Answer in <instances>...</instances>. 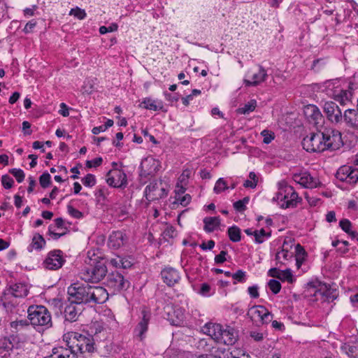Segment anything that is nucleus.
I'll list each match as a JSON object with an SVG mask.
<instances>
[{
	"label": "nucleus",
	"mask_w": 358,
	"mask_h": 358,
	"mask_svg": "<svg viewBox=\"0 0 358 358\" xmlns=\"http://www.w3.org/2000/svg\"><path fill=\"white\" fill-rule=\"evenodd\" d=\"M143 107L148 110H152L154 111L160 110L163 108V104L162 101H156L150 98H145L141 103Z\"/></svg>",
	"instance_id": "obj_34"
},
{
	"label": "nucleus",
	"mask_w": 358,
	"mask_h": 358,
	"mask_svg": "<svg viewBox=\"0 0 358 358\" xmlns=\"http://www.w3.org/2000/svg\"><path fill=\"white\" fill-rule=\"evenodd\" d=\"M1 183L4 188L10 189L13 185L14 180L8 175H3L1 177Z\"/></svg>",
	"instance_id": "obj_50"
},
{
	"label": "nucleus",
	"mask_w": 358,
	"mask_h": 358,
	"mask_svg": "<svg viewBox=\"0 0 358 358\" xmlns=\"http://www.w3.org/2000/svg\"><path fill=\"white\" fill-rule=\"evenodd\" d=\"M185 318V310L182 308L178 306L173 308V315L170 318L172 324L176 326L180 325Z\"/></svg>",
	"instance_id": "obj_30"
},
{
	"label": "nucleus",
	"mask_w": 358,
	"mask_h": 358,
	"mask_svg": "<svg viewBox=\"0 0 358 358\" xmlns=\"http://www.w3.org/2000/svg\"><path fill=\"white\" fill-rule=\"evenodd\" d=\"M278 192L276 194V196L274 199H276L278 201H280L282 203L280 204L281 207L283 208H286V204H288L289 200V195L284 193L285 191L287 190V187H290V185H287L285 182H280L279 184Z\"/></svg>",
	"instance_id": "obj_29"
},
{
	"label": "nucleus",
	"mask_w": 358,
	"mask_h": 358,
	"mask_svg": "<svg viewBox=\"0 0 358 358\" xmlns=\"http://www.w3.org/2000/svg\"><path fill=\"white\" fill-rule=\"evenodd\" d=\"M14 341L15 338L13 336L4 338L0 341V348L4 349L7 352L11 351L15 346L13 343Z\"/></svg>",
	"instance_id": "obj_38"
},
{
	"label": "nucleus",
	"mask_w": 358,
	"mask_h": 358,
	"mask_svg": "<svg viewBox=\"0 0 358 358\" xmlns=\"http://www.w3.org/2000/svg\"><path fill=\"white\" fill-rule=\"evenodd\" d=\"M255 241L257 243H262L264 241L265 238H269L271 236V233H266L264 229L258 230H255Z\"/></svg>",
	"instance_id": "obj_40"
},
{
	"label": "nucleus",
	"mask_w": 358,
	"mask_h": 358,
	"mask_svg": "<svg viewBox=\"0 0 358 358\" xmlns=\"http://www.w3.org/2000/svg\"><path fill=\"white\" fill-rule=\"evenodd\" d=\"M106 285L114 292H119L127 289L129 286V282L125 280L121 273L113 272L108 275Z\"/></svg>",
	"instance_id": "obj_15"
},
{
	"label": "nucleus",
	"mask_w": 358,
	"mask_h": 358,
	"mask_svg": "<svg viewBox=\"0 0 358 358\" xmlns=\"http://www.w3.org/2000/svg\"><path fill=\"white\" fill-rule=\"evenodd\" d=\"M69 348L73 350V352L78 355V353L92 352L94 350V339L90 336H85L78 333H72L70 338Z\"/></svg>",
	"instance_id": "obj_4"
},
{
	"label": "nucleus",
	"mask_w": 358,
	"mask_h": 358,
	"mask_svg": "<svg viewBox=\"0 0 358 358\" xmlns=\"http://www.w3.org/2000/svg\"><path fill=\"white\" fill-rule=\"evenodd\" d=\"M118 26L116 24H111L108 27L101 26L99 28V33L101 34H105L108 32H113L117 30Z\"/></svg>",
	"instance_id": "obj_55"
},
{
	"label": "nucleus",
	"mask_w": 358,
	"mask_h": 358,
	"mask_svg": "<svg viewBox=\"0 0 358 358\" xmlns=\"http://www.w3.org/2000/svg\"><path fill=\"white\" fill-rule=\"evenodd\" d=\"M248 315L252 320L262 324L268 323L273 317L271 313L264 306L252 307L248 312Z\"/></svg>",
	"instance_id": "obj_16"
},
{
	"label": "nucleus",
	"mask_w": 358,
	"mask_h": 358,
	"mask_svg": "<svg viewBox=\"0 0 358 358\" xmlns=\"http://www.w3.org/2000/svg\"><path fill=\"white\" fill-rule=\"evenodd\" d=\"M28 294L27 286L24 284L16 283L6 289L1 296L0 301L6 308H11L16 303V298H22Z\"/></svg>",
	"instance_id": "obj_5"
},
{
	"label": "nucleus",
	"mask_w": 358,
	"mask_h": 358,
	"mask_svg": "<svg viewBox=\"0 0 358 358\" xmlns=\"http://www.w3.org/2000/svg\"><path fill=\"white\" fill-rule=\"evenodd\" d=\"M176 202L182 205V206H186L188 205L191 201V196L188 194L185 195H181L178 197L176 198Z\"/></svg>",
	"instance_id": "obj_53"
},
{
	"label": "nucleus",
	"mask_w": 358,
	"mask_h": 358,
	"mask_svg": "<svg viewBox=\"0 0 358 358\" xmlns=\"http://www.w3.org/2000/svg\"><path fill=\"white\" fill-rule=\"evenodd\" d=\"M258 183V177L256 175V173L253 171L250 172L249 173V179L246 180L244 183L243 186L245 188H251L255 189Z\"/></svg>",
	"instance_id": "obj_37"
},
{
	"label": "nucleus",
	"mask_w": 358,
	"mask_h": 358,
	"mask_svg": "<svg viewBox=\"0 0 358 358\" xmlns=\"http://www.w3.org/2000/svg\"><path fill=\"white\" fill-rule=\"evenodd\" d=\"M294 181L305 188H315L317 187L318 181L308 172L293 174Z\"/></svg>",
	"instance_id": "obj_17"
},
{
	"label": "nucleus",
	"mask_w": 358,
	"mask_h": 358,
	"mask_svg": "<svg viewBox=\"0 0 358 358\" xmlns=\"http://www.w3.org/2000/svg\"><path fill=\"white\" fill-rule=\"evenodd\" d=\"M234 208L238 212H243L246 209V206L241 200L234 203Z\"/></svg>",
	"instance_id": "obj_63"
},
{
	"label": "nucleus",
	"mask_w": 358,
	"mask_h": 358,
	"mask_svg": "<svg viewBox=\"0 0 358 358\" xmlns=\"http://www.w3.org/2000/svg\"><path fill=\"white\" fill-rule=\"evenodd\" d=\"M257 107V101L255 99H251L247 103H245L243 107L238 108L237 111L239 114H248L250 112L255 110Z\"/></svg>",
	"instance_id": "obj_36"
},
{
	"label": "nucleus",
	"mask_w": 358,
	"mask_h": 358,
	"mask_svg": "<svg viewBox=\"0 0 358 358\" xmlns=\"http://www.w3.org/2000/svg\"><path fill=\"white\" fill-rule=\"evenodd\" d=\"M307 120L315 126L318 127L323 121V116L319 108L313 104L306 106L303 110Z\"/></svg>",
	"instance_id": "obj_18"
},
{
	"label": "nucleus",
	"mask_w": 358,
	"mask_h": 358,
	"mask_svg": "<svg viewBox=\"0 0 358 358\" xmlns=\"http://www.w3.org/2000/svg\"><path fill=\"white\" fill-rule=\"evenodd\" d=\"M69 214L74 218L80 219L83 217V214L80 210L76 209L73 206L69 205L67 206Z\"/></svg>",
	"instance_id": "obj_54"
},
{
	"label": "nucleus",
	"mask_w": 358,
	"mask_h": 358,
	"mask_svg": "<svg viewBox=\"0 0 358 358\" xmlns=\"http://www.w3.org/2000/svg\"><path fill=\"white\" fill-rule=\"evenodd\" d=\"M343 120L348 126L358 129V107L357 109H346Z\"/></svg>",
	"instance_id": "obj_27"
},
{
	"label": "nucleus",
	"mask_w": 358,
	"mask_h": 358,
	"mask_svg": "<svg viewBox=\"0 0 358 358\" xmlns=\"http://www.w3.org/2000/svg\"><path fill=\"white\" fill-rule=\"evenodd\" d=\"M261 135L263 136V142L266 144H268L271 142L272 140L274 139V133L269 131L268 130H263L261 132Z\"/></svg>",
	"instance_id": "obj_51"
},
{
	"label": "nucleus",
	"mask_w": 358,
	"mask_h": 358,
	"mask_svg": "<svg viewBox=\"0 0 358 358\" xmlns=\"http://www.w3.org/2000/svg\"><path fill=\"white\" fill-rule=\"evenodd\" d=\"M285 192V194L289 195V203L288 204H286V208L295 207L296 206V204L301 201V199L299 197L297 192L292 186H290V187H287V190Z\"/></svg>",
	"instance_id": "obj_33"
},
{
	"label": "nucleus",
	"mask_w": 358,
	"mask_h": 358,
	"mask_svg": "<svg viewBox=\"0 0 358 358\" xmlns=\"http://www.w3.org/2000/svg\"><path fill=\"white\" fill-rule=\"evenodd\" d=\"M281 273V270L277 268H271L268 270V275L273 278H276L279 279L280 275Z\"/></svg>",
	"instance_id": "obj_62"
},
{
	"label": "nucleus",
	"mask_w": 358,
	"mask_h": 358,
	"mask_svg": "<svg viewBox=\"0 0 358 358\" xmlns=\"http://www.w3.org/2000/svg\"><path fill=\"white\" fill-rule=\"evenodd\" d=\"M106 182L113 187H125L127 185V175L123 171L114 168L108 171Z\"/></svg>",
	"instance_id": "obj_11"
},
{
	"label": "nucleus",
	"mask_w": 358,
	"mask_h": 358,
	"mask_svg": "<svg viewBox=\"0 0 358 358\" xmlns=\"http://www.w3.org/2000/svg\"><path fill=\"white\" fill-rule=\"evenodd\" d=\"M222 327L220 324L206 323L202 327V331L210 336L216 342H219L220 336L222 335Z\"/></svg>",
	"instance_id": "obj_23"
},
{
	"label": "nucleus",
	"mask_w": 358,
	"mask_h": 358,
	"mask_svg": "<svg viewBox=\"0 0 358 358\" xmlns=\"http://www.w3.org/2000/svg\"><path fill=\"white\" fill-rule=\"evenodd\" d=\"M142 317L136 327L134 332L140 338V340L144 338V334L148 331V324L150 320V314L148 311L143 310L141 311Z\"/></svg>",
	"instance_id": "obj_22"
},
{
	"label": "nucleus",
	"mask_w": 358,
	"mask_h": 358,
	"mask_svg": "<svg viewBox=\"0 0 358 358\" xmlns=\"http://www.w3.org/2000/svg\"><path fill=\"white\" fill-rule=\"evenodd\" d=\"M79 306L80 304H77V303L70 301V303L67 305L64 309V314L65 320L73 322L78 320L79 315L83 311V308Z\"/></svg>",
	"instance_id": "obj_20"
},
{
	"label": "nucleus",
	"mask_w": 358,
	"mask_h": 358,
	"mask_svg": "<svg viewBox=\"0 0 358 358\" xmlns=\"http://www.w3.org/2000/svg\"><path fill=\"white\" fill-rule=\"evenodd\" d=\"M323 110L327 119L334 123L341 122L343 120L342 110L334 101H326L323 105Z\"/></svg>",
	"instance_id": "obj_14"
},
{
	"label": "nucleus",
	"mask_w": 358,
	"mask_h": 358,
	"mask_svg": "<svg viewBox=\"0 0 358 358\" xmlns=\"http://www.w3.org/2000/svg\"><path fill=\"white\" fill-rule=\"evenodd\" d=\"M203 229L206 232L213 231L220 224L218 217H206L203 219Z\"/></svg>",
	"instance_id": "obj_31"
},
{
	"label": "nucleus",
	"mask_w": 358,
	"mask_h": 358,
	"mask_svg": "<svg viewBox=\"0 0 358 358\" xmlns=\"http://www.w3.org/2000/svg\"><path fill=\"white\" fill-rule=\"evenodd\" d=\"M227 189H229V186L226 180L220 178L216 181L213 190L215 193L220 194Z\"/></svg>",
	"instance_id": "obj_41"
},
{
	"label": "nucleus",
	"mask_w": 358,
	"mask_h": 358,
	"mask_svg": "<svg viewBox=\"0 0 358 358\" xmlns=\"http://www.w3.org/2000/svg\"><path fill=\"white\" fill-rule=\"evenodd\" d=\"M250 336L257 342H260L264 339L263 333L258 331H251L250 332Z\"/></svg>",
	"instance_id": "obj_58"
},
{
	"label": "nucleus",
	"mask_w": 358,
	"mask_h": 358,
	"mask_svg": "<svg viewBox=\"0 0 358 358\" xmlns=\"http://www.w3.org/2000/svg\"><path fill=\"white\" fill-rule=\"evenodd\" d=\"M225 358H250V356L245 354L243 350L236 349L230 352H227L225 355Z\"/></svg>",
	"instance_id": "obj_42"
},
{
	"label": "nucleus",
	"mask_w": 358,
	"mask_h": 358,
	"mask_svg": "<svg viewBox=\"0 0 358 358\" xmlns=\"http://www.w3.org/2000/svg\"><path fill=\"white\" fill-rule=\"evenodd\" d=\"M59 113L64 117H68L69 115V108L64 103L60 104Z\"/></svg>",
	"instance_id": "obj_64"
},
{
	"label": "nucleus",
	"mask_w": 358,
	"mask_h": 358,
	"mask_svg": "<svg viewBox=\"0 0 358 358\" xmlns=\"http://www.w3.org/2000/svg\"><path fill=\"white\" fill-rule=\"evenodd\" d=\"M9 173L15 178L18 182H22L24 179V173L20 169H11L9 170Z\"/></svg>",
	"instance_id": "obj_46"
},
{
	"label": "nucleus",
	"mask_w": 358,
	"mask_h": 358,
	"mask_svg": "<svg viewBox=\"0 0 358 358\" xmlns=\"http://www.w3.org/2000/svg\"><path fill=\"white\" fill-rule=\"evenodd\" d=\"M69 15H73L74 17H76L78 20H83L87 16V14H86V12L85 11V10L81 9V8H80L78 7H76L75 8H72L70 10Z\"/></svg>",
	"instance_id": "obj_47"
},
{
	"label": "nucleus",
	"mask_w": 358,
	"mask_h": 358,
	"mask_svg": "<svg viewBox=\"0 0 358 358\" xmlns=\"http://www.w3.org/2000/svg\"><path fill=\"white\" fill-rule=\"evenodd\" d=\"M82 182L85 186L91 187L95 185L96 178L94 175L88 173L83 178Z\"/></svg>",
	"instance_id": "obj_48"
},
{
	"label": "nucleus",
	"mask_w": 358,
	"mask_h": 358,
	"mask_svg": "<svg viewBox=\"0 0 358 358\" xmlns=\"http://www.w3.org/2000/svg\"><path fill=\"white\" fill-rule=\"evenodd\" d=\"M39 182L43 188H47L51 183V176L48 172L43 173L39 178Z\"/></svg>",
	"instance_id": "obj_43"
},
{
	"label": "nucleus",
	"mask_w": 358,
	"mask_h": 358,
	"mask_svg": "<svg viewBox=\"0 0 358 358\" xmlns=\"http://www.w3.org/2000/svg\"><path fill=\"white\" fill-rule=\"evenodd\" d=\"M160 168V162L159 160L153 157H146L142 160L140 166V176L141 178H148L154 176Z\"/></svg>",
	"instance_id": "obj_13"
},
{
	"label": "nucleus",
	"mask_w": 358,
	"mask_h": 358,
	"mask_svg": "<svg viewBox=\"0 0 358 358\" xmlns=\"http://www.w3.org/2000/svg\"><path fill=\"white\" fill-rule=\"evenodd\" d=\"M107 271L105 259L97 257L90 258L80 275L85 282H99L106 275Z\"/></svg>",
	"instance_id": "obj_2"
},
{
	"label": "nucleus",
	"mask_w": 358,
	"mask_h": 358,
	"mask_svg": "<svg viewBox=\"0 0 358 358\" xmlns=\"http://www.w3.org/2000/svg\"><path fill=\"white\" fill-rule=\"evenodd\" d=\"M336 178L349 184H355L358 181V169L350 166H342L336 172Z\"/></svg>",
	"instance_id": "obj_12"
},
{
	"label": "nucleus",
	"mask_w": 358,
	"mask_h": 358,
	"mask_svg": "<svg viewBox=\"0 0 358 358\" xmlns=\"http://www.w3.org/2000/svg\"><path fill=\"white\" fill-rule=\"evenodd\" d=\"M44 358H78V355L73 352V350L59 346L54 348L52 354Z\"/></svg>",
	"instance_id": "obj_24"
},
{
	"label": "nucleus",
	"mask_w": 358,
	"mask_h": 358,
	"mask_svg": "<svg viewBox=\"0 0 358 358\" xmlns=\"http://www.w3.org/2000/svg\"><path fill=\"white\" fill-rule=\"evenodd\" d=\"M238 336L237 331L234 328L227 326L224 329L222 328V335L218 343L232 345L237 341Z\"/></svg>",
	"instance_id": "obj_21"
},
{
	"label": "nucleus",
	"mask_w": 358,
	"mask_h": 358,
	"mask_svg": "<svg viewBox=\"0 0 358 358\" xmlns=\"http://www.w3.org/2000/svg\"><path fill=\"white\" fill-rule=\"evenodd\" d=\"M110 264L117 268H128L132 266L131 262L126 257L116 256L110 260Z\"/></svg>",
	"instance_id": "obj_32"
},
{
	"label": "nucleus",
	"mask_w": 358,
	"mask_h": 358,
	"mask_svg": "<svg viewBox=\"0 0 358 358\" xmlns=\"http://www.w3.org/2000/svg\"><path fill=\"white\" fill-rule=\"evenodd\" d=\"M164 94L166 97V99L171 103L176 102V101H178L179 98H178V95L177 94H172L168 93L167 92H164Z\"/></svg>",
	"instance_id": "obj_61"
},
{
	"label": "nucleus",
	"mask_w": 358,
	"mask_h": 358,
	"mask_svg": "<svg viewBox=\"0 0 358 358\" xmlns=\"http://www.w3.org/2000/svg\"><path fill=\"white\" fill-rule=\"evenodd\" d=\"M339 225L341 228L345 232L349 233L351 229V222L347 219H343L340 221Z\"/></svg>",
	"instance_id": "obj_56"
},
{
	"label": "nucleus",
	"mask_w": 358,
	"mask_h": 358,
	"mask_svg": "<svg viewBox=\"0 0 358 358\" xmlns=\"http://www.w3.org/2000/svg\"><path fill=\"white\" fill-rule=\"evenodd\" d=\"M36 22L34 20H31L26 24L23 31L26 34L30 33L32 31L33 29L36 27Z\"/></svg>",
	"instance_id": "obj_60"
},
{
	"label": "nucleus",
	"mask_w": 358,
	"mask_h": 358,
	"mask_svg": "<svg viewBox=\"0 0 358 358\" xmlns=\"http://www.w3.org/2000/svg\"><path fill=\"white\" fill-rule=\"evenodd\" d=\"M144 193L148 201H153L166 197L168 190L164 187L162 180H155L145 187Z\"/></svg>",
	"instance_id": "obj_8"
},
{
	"label": "nucleus",
	"mask_w": 358,
	"mask_h": 358,
	"mask_svg": "<svg viewBox=\"0 0 358 358\" xmlns=\"http://www.w3.org/2000/svg\"><path fill=\"white\" fill-rule=\"evenodd\" d=\"M279 280L282 281H287L289 283H292L294 281V278L291 270L287 268L284 271H281Z\"/></svg>",
	"instance_id": "obj_44"
},
{
	"label": "nucleus",
	"mask_w": 358,
	"mask_h": 358,
	"mask_svg": "<svg viewBox=\"0 0 358 358\" xmlns=\"http://www.w3.org/2000/svg\"><path fill=\"white\" fill-rule=\"evenodd\" d=\"M126 240V235L120 231H113L108 238V246L110 248L117 250L122 246Z\"/></svg>",
	"instance_id": "obj_25"
},
{
	"label": "nucleus",
	"mask_w": 358,
	"mask_h": 358,
	"mask_svg": "<svg viewBox=\"0 0 358 358\" xmlns=\"http://www.w3.org/2000/svg\"><path fill=\"white\" fill-rule=\"evenodd\" d=\"M322 136V143L325 147V150L328 149L337 150L343 144L341 134L340 131L332 128H325L321 132Z\"/></svg>",
	"instance_id": "obj_7"
},
{
	"label": "nucleus",
	"mask_w": 358,
	"mask_h": 358,
	"mask_svg": "<svg viewBox=\"0 0 358 358\" xmlns=\"http://www.w3.org/2000/svg\"><path fill=\"white\" fill-rule=\"evenodd\" d=\"M339 80H330L325 82L326 87L327 88L332 87L331 96L334 99L338 101L342 106H347L352 101V92L351 90H344L343 88H339L338 86L335 87V85L338 84Z\"/></svg>",
	"instance_id": "obj_6"
},
{
	"label": "nucleus",
	"mask_w": 358,
	"mask_h": 358,
	"mask_svg": "<svg viewBox=\"0 0 358 358\" xmlns=\"http://www.w3.org/2000/svg\"><path fill=\"white\" fill-rule=\"evenodd\" d=\"M227 255V252L225 250H222L220 254L217 255L215 257V262L217 264H220L224 263L227 259L226 256Z\"/></svg>",
	"instance_id": "obj_57"
},
{
	"label": "nucleus",
	"mask_w": 358,
	"mask_h": 358,
	"mask_svg": "<svg viewBox=\"0 0 358 358\" xmlns=\"http://www.w3.org/2000/svg\"><path fill=\"white\" fill-rule=\"evenodd\" d=\"M199 293L203 296H210L211 293V287L208 283H202Z\"/></svg>",
	"instance_id": "obj_52"
},
{
	"label": "nucleus",
	"mask_w": 358,
	"mask_h": 358,
	"mask_svg": "<svg viewBox=\"0 0 358 358\" xmlns=\"http://www.w3.org/2000/svg\"><path fill=\"white\" fill-rule=\"evenodd\" d=\"M65 262L63 252L60 250H54L48 253L43 265L45 269L57 270L63 266Z\"/></svg>",
	"instance_id": "obj_10"
},
{
	"label": "nucleus",
	"mask_w": 358,
	"mask_h": 358,
	"mask_svg": "<svg viewBox=\"0 0 358 358\" xmlns=\"http://www.w3.org/2000/svg\"><path fill=\"white\" fill-rule=\"evenodd\" d=\"M258 286L257 285H253L251 287H249L248 289V293L250 296L253 299H257L259 297V294L258 291Z\"/></svg>",
	"instance_id": "obj_59"
},
{
	"label": "nucleus",
	"mask_w": 358,
	"mask_h": 358,
	"mask_svg": "<svg viewBox=\"0 0 358 358\" xmlns=\"http://www.w3.org/2000/svg\"><path fill=\"white\" fill-rule=\"evenodd\" d=\"M227 234L230 241L232 242H238L241 239V229L236 225L229 227Z\"/></svg>",
	"instance_id": "obj_35"
},
{
	"label": "nucleus",
	"mask_w": 358,
	"mask_h": 358,
	"mask_svg": "<svg viewBox=\"0 0 358 358\" xmlns=\"http://www.w3.org/2000/svg\"><path fill=\"white\" fill-rule=\"evenodd\" d=\"M28 320L37 329H47L52 326V316L48 308L43 306H31L28 310Z\"/></svg>",
	"instance_id": "obj_3"
},
{
	"label": "nucleus",
	"mask_w": 358,
	"mask_h": 358,
	"mask_svg": "<svg viewBox=\"0 0 358 358\" xmlns=\"http://www.w3.org/2000/svg\"><path fill=\"white\" fill-rule=\"evenodd\" d=\"M45 240L43 236L36 233L34 235L31 243L27 247V250L29 252H31L33 250L40 251L45 247Z\"/></svg>",
	"instance_id": "obj_28"
},
{
	"label": "nucleus",
	"mask_w": 358,
	"mask_h": 358,
	"mask_svg": "<svg viewBox=\"0 0 358 358\" xmlns=\"http://www.w3.org/2000/svg\"><path fill=\"white\" fill-rule=\"evenodd\" d=\"M164 282L168 286H173L178 283L180 279L179 272L174 268L166 267L161 271Z\"/></svg>",
	"instance_id": "obj_19"
},
{
	"label": "nucleus",
	"mask_w": 358,
	"mask_h": 358,
	"mask_svg": "<svg viewBox=\"0 0 358 358\" xmlns=\"http://www.w3.org/2000/svg\"><path fill=\"white\" fill-rule=\"evenodd\" d=\"M267 76L266 71L262 66H259L258 71L253 73L251 80L245 79L244 80V83L248 87L256 86L264 82L266 79Z\"/></svg>",
	"instance_id": "obj_26"
},
{
	"label": "nucleus",
	"mask_w": 358,
	"mask_h": 358,
	"mask_svg": "<svg viewBox=\"0 0 358 358\" xmlns=\"http://www.w3.org/2000/svg\"><path fill=\"white\" fill-rule=\"evenodd\" d=\"M268 286L274 294H277L281 289V284L279 281L271 279L268 282Z\"/></svg>",
	"instance_id": "obj_45"
},
{
	"label": "nucleus",
	"mask_w": 358,
	"mask_h": 358,
	"mask_svg": "<svg viewBox=\"0 0 358 358\" xmlns=\"http://www.w3.org/2000/svg\"><path fill=\"white\" fill-rule=\"evenodd\" d=\"M303 149L309 152H323L325 147L322 143V136L321 132L313 133L310 136L303 138L302 141Z\"/></svg>",
	"instance_id": "obj_9"
},
{
	"label": "nucleus",
	"mask_w": 358,
	"mask_h": 358,
	"mask_svg": "<svg viewBox=\"0 0 358 358\" xmlns=\"http://www.w3.org/2000/svg\"><path fill=\"white\" fill-rule=\"evenodd\" d=\"M30 322L29 320H20L12 322L10 323V327L13 329H15L17 331H20L23 329L27 328L29 327Z\"/></svg>",
	"instance_id": "obj_39"
},
{
	"label": "nucleus",
	"mask_w": 358,
	"mask_h": 358,
	"mask_svg": "<svg viewBox=\"0 0 358 358\" xmlns=\"http://www.w3.org/2000/svg\"><path fill=\"white\" fill-rule=\"evenodd\" d=\"M246 273L243 270H238L236 273L232 274V278L238 282H244L245 281Z\"/></svg>",
	"instance_id": "obj_49"
},
{
	"label": "nucleus",
	"mask_w": 358,
	"mask_h": 358,
	"mask_svg": "<svg viewBox=\"0 0 358 358\" xmlns=\"http://www.w3.org/2000/svg\"><path fill=\"white\" fill-rule=\"evenodd\" d=\"M69 301L77 304H102L108 299V293L101 286L73 283L68 287Z\"/></svg>",
	"instance_id": "obj_1"
}]
</instances>
